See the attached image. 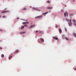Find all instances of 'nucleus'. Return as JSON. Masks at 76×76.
Wrapping results in <instances>:
<instances>
[{"instance_id": "f257e3e1", "label": "nucleus", "mask_w": 76, "mask_h": 76, "mask_svg": "<svg viewBox=\"0 0 76 76\" xmlns=\"http://www.w3.org/2000/svg\"><path fill=\"white\" fill-rule=\"evenodd\" d=\"M69 22H70V23H69V26H72V20L70 19L69 20Z\"/></svg>"}, {"instance_id": "f03ea898", "label": "nucleus", "mask_w": 76, "mask_h": 76, "mask_svg": "<svg viewBox=\"0 0 76 76\" xmlns=\"http://www.w3.org/2000/svg\"><path fill=\"white\" fill-rule=\"evenodd\" d=\"M64 15L65 17H66V16H67V15H68V13L67 12L65 11V12L64 13Z\"/></svg>"}, {"instance_id": "7ed1b4c3", "label": "nucleus", "mask_w": 76, "mask_h": 76, "mask_svg": "<svg viewBox=\"0 0 76 76\" xmlns=\"http://www.w3.org/2000/svg\"><path fill=\"white\" fill-rule=\"evenodd\" d=\"M34 26H35V25H31V26L28 27V28H29V29H31L32 28H33V27H34Z\"/></svg>"}, {"instance_id": "20e7f679", "label": "nucleus", "mask_w": 76, "mask_h": 76, "mask_svg": "<svg viewBox=\"0 0 76 76\" xmlns=\"http://www.w3.org/2000/svg\"><path fill=\"white\" fill-rule=\"evenodd\" d=\"M33 9V10H37L38 11H40V10H38V9L37 8H32Z\"/></svg>"}, {"instance_id": "39448f33", "label": "nucleus", "mask_w": 76, "mask_h": 76, "mask_svg": "<svg viewBox=\"0 0 76 76\" xmlns=\"http://www.w3.org/2000/svg\"><path fill=\"white\" fill-rule=\"evenodd\" d=\"M6 12H9V11H3L1 12V13H6Z\"/></svg>"}, {"instance_id": "423d86ee", "label": "nucleus", "mask_w": 76, "mask_h": 76, "mask_svg": "<svg viewBox=\"0 0 76 76\" xmlns=\"http://www.w3.org/2000/svg\"><path fill=\"white\" fill-rule=\"evenodd\" d=\"M29 23V22H24L23 23V25H25V24H26V25H28Z\"/></svg>"}, {"instance_id": "0eeeda50", "label": "nucleus", "mask_w": 76, "mask_h": 76, "mask_svg": "<svg viewBox=\"0 0 76 76\" xmlns=\"http://www.w3.org/2000/svg\"><path fill=\"white\" fill-rule=\"evenodd\" d=\"M47 9H49V10H51V9H53V7H47Z\"/></svg>"}, {"instance_id": "6e6552de", "label": "nucleus", "mask_w": 76, "mask_h": 76, "mask_svg": "<svg viewBox=\"0 0 76 76\" xmlns=\"http://www.w3.org/2000/svg\"><path fill=\"white\" fill-rule=\"evenodd\" d=\"M42 16L41 15H39V16H38V17H36L35 18L36 19H37V18H42Z\"/></svg>"}, {"instance_id": "1a4fd4ad", "label": "nucleus", "mask_w": 76, "mask_h": 76, "mask_svg": "<svg viewBox=\"0 0 76 76\" xmlns=\"http://www.w3.org/2000/svg\"><path fill=\"white\" fill-rule=\"evenodd\" d=\"M26 33V32L25 31H22V32H20L19 33V34H25Z\"/></svg>"}, {"instance_id": "9d476101", "label": "nucleus", "mask_w": 76, "mask_h": 76, "mask_svg": "<svg viewBox=\"0 0 76 76\" xmlns=\"http://www.w3.org/2000/svg\"><path fill=\"white\" fill-rule=\"evenodd\" d=\"M40 40L42 42H44V39L41 38L40 39Z\"/></svg>"}, {"instance_id": "9b49d317", "label": "nucleus", "mask_w": 76, "mask_h": 76, "mask_svg": "<svg viewBox=\"0 0 76 76\" xmlns=\"http://www.w3.org/2000/svg\"><path fill=\"white\" fill-rule=\"evenodd\" d=\"M59 34H61L62 32L61 29V28L59 29Z\"/></svg>"}, {"instance_id": "f8f14e48", "label": "nucleus", "mask_w": 76, "mask_h": 76, "mask_svg": "<svg viewBox=\"0 0 76 76\" xmlns=\"http://www.w3.org/2000/svg\"><path fill=\"white\" fill-rule=\"evenodd\" d=\"M73 35L74 36V37H76V35L75 33H73Z\"/></svg>"}, {"instance_id": "ddd939ff", "label": "nucleus", "mask_w": 76, "mask_h": 76, "mask_svg": "<svg viewBox=\"0 0 76 76\" xmlns=\"http://www.w3.org/2000/svg\"><path fill=\"white\" fill-rule=\"evenodd\" d=\"M12 57L11 56H10L9 57V60H10V59H11V58H12Z\"/></svg>"}, {"instance_id": "4468645a", "label": "nucleus", "mask_w": 76, "mask_h": 76, "mask_svg": "<svg viewBox=\"0 0 76 76\" xmlns=\"http://www.w3.org/2000/svg\"><path fill=\"white\" fill-rule=\"evenodd\" d=\"M65 39L66 40H67V41H69V39H68V38H67V37H65Z\"/></svg>"}, {"instance_id": "2eb2a0df", "label": "nucleus", "mask_w": 76, "mask_h": 76, "mask_svg": "<svg viewBox=\"0 0 76 76\" xmlns=\"http://www.w3.org/2000/svg\"><path fill=\"white\" fill-rule=\"evenodd\" d=\"M72 22H73L74 23H76V21L75 20V19H73L72 20Z\"/></svg>"}, {"instance_id": "dca6fc26", "label": "nucleus", "mask_w": 76, "mask_h": 76, "mask_svg": "<svg viewBox=\"0 0 76 76\" xmlns=\"http://www.w3.org/2000/svg\"><path fill=\"white\" fill-rule=\"evenodd\" d=\"M1 57H2V58H3L4 57V55L2 54L1 55Z\"/></svg>"}, {"instance_id": "f3484780", "label": "nucleus", "mask_w": 76, "mask_h": 76, "mask_svg": "<svg viewBox=\"0 0 76 76\" xmlns=\"http://www.w3.org/2000/svg\"><path fill=\"white\" fill-rule=\"evenodd\" d=\"M19 51H18V50H16V52H15V53H18V52Z\"/></svg>"}, {"instance_id": "a211bd4d", "label": "nucleus", "mask_w": 76, "mask_h": 76, "mask_svg": "<svg viewBox=\"0 0 76 76\" xmlns=\"http://www.w3.org/2000/svg\"><path fill=\"white\" fill-rule=\"evenodd\" d=\"M48 12H46L45 13H44V14H43V15H46V14H47V13H48Z\"/></svg>"}, {"instance_id": "6ab92c4d", "label": "nucleus", "mask_w": 76, "mask_h": 76, "mask_svg": "<svg viewBox=\"0 0 76 76\" xmlns=\"http://www.w3.org/2000/svg\"><path fill=\"white\" fill-rule=\"evenodd\" d=\"M26 10V8H23V11L24 10Z\"/></svg>"}, {"instance_id": "aec40b11", "label": "nucleus", "mask_w": 76, "mask_h": 76, "mask_svg": "<svg viewBox=\"0 0 76 76\" xmlns=\"http://www.w3.org/2000/svg\"><path fill=\"white\" fill-rule=\"evenodd\" d=\"M47 3H50V2L49 1H47Z\"/></svg>"}, {"instance_id": "412c9836", "label": "nucleus", "mask_w": 76, "mask_h": 76, "mask_svg": "<svg viewBox=\"0 0 76 76\" xmlns=\"http://www.w3.org/2000/svg\"><path fill=\"white\" fill-rule=\"evenodd\" d=\"M24 28V26H23L21 28V29H23Z\"/></svg>"}, {"instance_id": "4be33fe9", "label": "nucleus", "mask_w": 76, "mask_h": 76, "mask_svg": "<svg viewBox=\"0 0 76 76\" xmlns=\"http://www.w3.org/2000/svg\"><path fill=\"white\" fill-rule=\"evenodd\" d=\"M66 21H67V22H69V20L67 18H66Z\"/></svg>"}, {"instance_id": "5701e85b", "label": "nucleus", "mask_w": 76, "mask_h": 76, "mask_svg": "<svg viewBox=\"0 0 76 76\" xmlns=\"http://www.w3.org/2000/svg\"><path fill=\"white\" fill-rule=\"evenodd\" d=\"M74 26H76V23H74Z\"/></svg>"}, {"instance_id": "b1692460", "label": "nucleus", "mask_w": 76, "mask_h": 76, "mask_svg": "<svg viewBox=\"0 0 76 76\" xmlns=\"http://www.w3.org/2000/svg\"><path fill=\"white\" fill-rule=\"evenodd\" d=\"M6 16H3V17L4 18H6Z\"/></svg>"}, {"instance_id": "393cba45", "label": "nucleus", "mask_w": 76, "mask_h": 76, "mask_svg": "<svg viewBox=\"0 0 76 76\" xmlns=\"http://www.w3.org/2000/svg\"><path fill=\"white\" fill-rule=\"evenodd\" d=\"M2 31H3V30L1 29H0V32H2Z\"/></svg>"}, {"instance_id": "a878e982", "label": "nucleus", "mask_w": 76, "mask_h": 76, "mask_svg": "<svg viewBox=\"0 0 76 76\" xmlns=\"http://www.w3.org/2000/svg\"><path fill=\"white\" fill-rule=\"evenodd\" d=\"M57 39H58V38H55L56 40H57Z\"/></svg>"}, {"instance_id": "bb28decb", "label": "nucleus", "mask_w": 76, "mask_h": 76, "mask_svg": "<svg viewBox=\"0 0 76 76\" xmlns=\"http://www.w3.org/2000/svg\"><path fill=\"white\" fill-rule=\"evenodd\" d=\"M24 26V27H25V26H27V25H24V26Z\"/></svg>"}, {"instance_id": "cd10ccee", "label": "nucleus", "mask_w": 76, "mask_h": 76, "mask_svg": "<svg viewBox=\"0 0 76 76\" xmlns=\"http://www.w3.org/2000/svg\"><path fill=\"white\" fill-rule=\"evenodd\" d=\"M42 33V32L41 31L39 32V34H41Z\"/></svg>"}, {"instance_id": "c85d7f7f", "label": "nucleus", "mask_w": 76, "mask_h": 76, "mask_svg": "<svg viewBox=\"0 0 76 76\" xmlns=\"http://www.w3.org/2000/svg\"><path fill=\"white\" fill-rule=\"evenodd\" d=\"M74 70H76V67H75V68H73Z\"/></svg>"}, {"instance_id": "c756f323", "label": "nucleus", "mask_w": 76, "mask_h": 76, "mask_svg": "<svg viewBox=\"0 0 76 76\" xmlns=\"http://www.w3.org/2000/svg\"><path fill=\"white\" fill-rule=\"evenodd\" d=\"M70 16H72V15H73V14H70Z\"/></svg>"}, {"instance_id": "7c9ffc66", "label": "nucleus", "mask_w": 76, "mask_h": 76, "mask_svg": "<svg viewBox=\"0 0 76 76\" xmlns=\"http://www.w3.org/2000/svg\"><path fill=\"white\" fill-rule=\"evenodd\" d=\"M65 31L66 32H67V29L66 28L65 29Z\"/></svg>"}, {"instance_id": "2f4dec72", "label": "nucleus", "mask_w": 76, "mask_h": 76, "mask_svg": "<svg viewBox=\"0 0 76 76\" xmlns=\"http://www.w3.org/2000/svg\"><path fill=\"white\" fill-rule=\"evenodd\" d=\"M2 49V48H1L0 47V50H1Z\"/></svg>"}, {"instance_id": "473e14b6", "label": "nucleus", "mask_w": 76, "mask_h": 76, "mask_svg": "<svg viewBox=\"0 0 76 76\" xmlns=\"http://www.w3.org/2000/svg\"><path fill=\"white\" fill-rule=\"evenodd\" d=\"M17 19H19V18H17Z\"/></svg>"}, {"instance_id": "72a5a7b5", "label": "nucleus", "mask_w": 76, "mask_h": 76, "mask_svg": "<svg viewBox=\"0 0 76 76\" xmlns=\"http://www.w3.org/2000/svg\"><path fill=\"white\" fill-rule=\"evenodd\" d=\"M58 27V26H56V28H57Z\"/></svg>"}, {"instance_id": "f704fd0d", "label": "nucleus", "mask_w": 76, "mask_h": 76, "mask_svg": "<svg viewBox=\"0 0 76 76\" xmlns=\"http://www.w3.org/2000/svg\"><path fill=\"white\" fill-rule=\"evenodd\" d=\"M36 33H37L38 32V31H36Z\"/></svg>"}, {"instance_id": "c9c22d12", "label": "nucleus", "mask_w": 76, "mask_h": 76, "mask_svg": "<svg viewBox=\"0 0 76 76\" xmlns=\"http://www.w3.org/2000/svg\"><path fill=\"white\" fill-rule=\"evenodd\" d=\"M64 37V35H62V37Z\"/></svg>"}, {"instance_id": "e433bc0d", "label": "nucleus", "mask_w": 76, "mask_h": 76, "mask_svg": "<svg viewBox=\"0 0 76 76\" xmlns=\"http://www.w3.org/2000/svg\"><path fill=\"white\" fill-rule=\"evenodd\" d=\"M53 39H56V38L55 37L53 38Z\"/></svg>"}, {"instance_id": "4c0bfd02", "label": "nucleus", "mask_w": 76, "mask_h": 76, "mask_svg": "<svg viewBox=\"0 0 76 76\" xmlns=\"http://www.w3.org/2000/svg\"><path fill=\"white\" fill-rule=\"evenodd\" d=\"M0 18H1V15H0Z\"/></svg>"}, {"instance_id": "58836bf2", "label": "nucleus", "mask_w": 76, "mask_h": 76, "mask_svg": "<svg viewBox=\"0 0 76 76\" xmlns=\"http://www.w3.org/2000/svg\"><path fill=\"white\" fill-rule=\"evenodd\" d=\"M50 12L51 11H49V12Z\"/></svg>"}]
</instances>
